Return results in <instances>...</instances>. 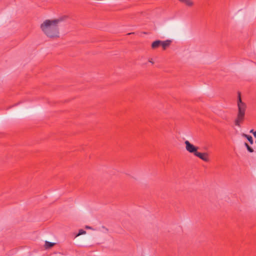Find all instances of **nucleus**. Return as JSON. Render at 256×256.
<instances>
[{
    "label": "nucleus",
    "mask_w": 256,
    "mask_h": 256,
    "mask_svg": "<svg viewBox=\"0 0 256 256\" xmlns=\"http://www.w3.org/2000/svg\"><path fill=\"white\" fill-rule=\"evenodd\" d=\"M64 16L55 19L44 20L40 25L42 32L48 38L54 39L60 37L59 24L67 18Z\"/></svg>",
    "instance_id": "f257e3e1"
},
{
    "label": "nucleus",
    "mask_w": 256,
    "mask_h": 256,
    "mask_svg": "<svg viewBox=\"0 0 256 256\" xmlns=\"http://www.w3.org/2000/svg\"><path fill=\"white\" fill-rule=\"evenodd\" d=\"M237 105L238 107V112L236 118L234 121V124L235 126L240 128L241 124H242L244 120L246 105L242 101L241 97H238Z\"/></svg>",
    "instance_id": "f03ea898"
},
{
    "label": "nucleus",
    "mask_w": 256,
    "mask_h": 256,
    "mask_svg": "<svg viewBox=\"0 0 256 256\" xmlns=\"http://www.w3.org/2000/svg\"><path fill=\"white\" fill-rule=\"evenodd\" d=\"M184 144L186 145V150L190 153L193 154L195 156V154H197L198 152V148L195 146L194 145L192 144L188 140H186L184 142Z\"/></svg>",
    "instance_id": "7ed1b4c3"
},
{
    "label": "nucleus",
    "mask_w": 256,
    "mask_h": 256,
    "mask_svg": "<svg viewBox=\"0 0 256 256\" xmlns=\"http://www.w3.org/2000/svg\"><path fill=\"white\" fill-rule=\"evenodd\" d=\"M195 156L199 158L206 162H208L210 160L208 154L206 152L202 153L198 152L197 154H195Z\"/></svg>",
    "instance_id": "20e7f679"
},
{
    "label": "nucleus",
    "mask_w": 256,
    "mask_h": 256,
    "mask_svg": "<svg viewBox=\"0 0 256 256\" xmlns=\"http://www.w3.org/2000/svg\"><path fill=\"white\" fill-rule=\"evenodd\" d=\"M171 42L172 40H166L165 41H162L160 46H162L164 50H166L170 46Z\"/></svg>",
    "instance_id": "39448f33"
},
{
    "label": "nucleus",
    "mask_w": 256,
    "mask_h": 256,
    "mask_svg": "<svg viewBox=\"0 0 256 256\" xmlns=\"http://www.w3.org/2000/svg\"><path fill=\"white\" fill-rule=\"evenodd\" d=\"M161 43H162V40H157L154 41L152 44V48L155 49V48H158L160 46Z\"/></svg>",
    "instance_id": "423d86ee"
},
{
    "label": "nucleus",
    "mask_w": 256,
    "mask_h": 256,
    "mask_svg": "<svg viewBox=\"0 0 256 256\" xmlns=\"http://www.w3.org/2000/svg\"><path fill=\"white\" fill-rule=\"evenodd\" d=\"M56 244L55 242H52L48 241H45L44 242V248L46 249H50Z\"/></svg>",
    "instance_id": "0eeeda50"
},
{
    "label": "nucleus",
    "mask_w": 256,
    "mask_h": 256,
    "mask_svg": "<svg viewBox=\"0 0 256 256\" xmlns=\"http://www.w3.org/2000/svg\"><path fill=\"white\" fill-rule=\"evenodd\" d=\"M180 2L185 4L188 6H192L194 5L192 0H178Z\"/></svg>",
    "instance_id": "6e6552de"
},
{
    "label": "nucleus",
    "mask_w": 256,
    "mask_h": 256,
    "mask_svg": "<svg viewBox=\"0 0 256 256\" xmlns=\"http://www.w3.org/2000/svg\"><path fill=\"white\" fill-rule=\"evenodd\" d=\"M242 136L244 138H246L251 144H253L254 140H253L251 136H250V135H248V134L243 133L242 134Z\"/></svg>",
    "instance_id": "1a4fd4ad"
},
{
    "label": "nucleus",
    "mask_w": 256,
    "mask_h": 256,
    "mask_svg": "<svg viewBox=\"0 0 256 256\" xmlns=\"http://www.w3.org/2000/svg\"><path fill=\"white\" fill-rule=\"evenodd\" d=\"M86 233V232L84 230L82 229H80L78 230V234H76V236H80L82 234H85Z\"/></svg>",
    "instance_id": "9d476101"
},
{
    "label": "nucleus",
    "mask_w": 256,
    "mask_h": 256,
    "mask_svg": "<svg viewBox=\"0 0 256 256\" xmlns=\"http://www.w3.org/2000/svg\"><path fill=\"white\" fill-rule=\"evenodd\" d=\"M247 150L250 152H254V150L252 149V148H251L250 146H249V147H248L247 148Z\"/></svg>",
    "instance_id": "9b49d317"
},
{
    "label": "nucleus",
    "mask_w": 256,
    "mask_h": 256,
    "mask_svg": "<svg viewBox=\"0 0 256 256\" xmlns=\"http://www.w3.org/2000/svg\"><path fill=\"white\" fill-rule=\"evenodd\" d=\"M247 150L250 152H254V150L252 149V148H251L250 146H249V147H248L247 148Z\"/></svg>",
    "instance_id": "f8f14e48"
},
{
    "label": "nucleus",
    "mask_w": 256,
    "mask_h": 256,
    "mask_svg": "<svg viewBox=\"0 0 256 256\" xmlns=\"http://www.w3.org/2000/svg\"><path fill=\"white\" fill-rule=\"evenodd\" d=\"M256 131H254V130H251L250 132V133H252L254 135V132H256Z\"/></svg>",
    "instance_id": "ddd939ff"
},
{
    "label": "nucleus",
    "mask_w": 256,
    "mask_h": 256,
    "mask_svg": "<svg viewBox=\"0 0 256 256\" xmlns=\"http://www.w3.org/2000/svg\"><path fill=\"white\" fill-rule=\"evenodd\" d=\"M244 146H245L246 148H247L248 147H249V146H249L247 143H246V142H245V143H244Z\"/></svg>",
    "instance_id": "4468645a"
},
{
    "label": "nucleus",
    "mask_w": 256,
    "mask_h": 256,
    "mask_svg": "<svg viewBox=\"0 0 256 256\" xmlns=\"http://www.w3.org/2000/svg\"><path fill=\"white\" fill-rule=\"evenodd\" d=\"M149 62H151L152 64H154V62H152V58L149 60Z\"/></svg>",
    "instance_id": "2eb2a0df"
},
{
    "label": "nucleus",
    "mask_w": 256,
    "mask_h": 256,
    "mask_svg": "<svg viewBox=\"0 0 256 256\" xmlns=\"http://www.w3.org/2000/svg\"><path fill=\"white\" fill-rule=\"evenodd\" d=\"M238 96H240V95H241V93H240V92H238Z\"/></svg>",
    "instance_id": "dca6fc26"
}]
</instances>
